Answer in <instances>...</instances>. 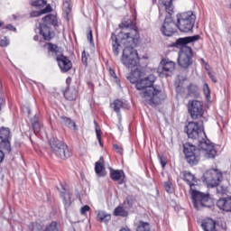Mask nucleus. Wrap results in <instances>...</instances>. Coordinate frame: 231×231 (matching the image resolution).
<instances>
[{
  "mask_svg": "<svg viewBox=\"0 0 231 231\" xmlns=\"http://www.w3.org/2000/svg\"><path fill=\"white\" fill-rule=\"evenodd\" d=\"M188 90V97H190L191 98H199V88L196 84L190 83L187 87Z\"/></svg>",
  "mask_w": 231,
  "mask_h": 231,
  "instance_id": "nucleus-24",
  "label": "nucleus"
},
{
  "mask_svg": "<svg viewBox=\"0 0 231 231\" xmlns=\"http://www.w3.org/2000/svg\"><path fill=\"white\" fill-rule=\"evenodd\" d=\"M180 174L183 181H186L189 186V194L194 208H196V210H199L201 207L210 208V207L214 205V200L210 198V194L203 193L196 189L198 186V179L196 176L188 171H184Z\"/></svg>",
  "mask_w": 231,
  "mask_h": 231,
  "instance_id": "nucleus-4",
  "label": "nucleus"
},
{
  "mask_svg": "<svg viewBox=\"0 0 231 231\" xmlns=\"http://www.w3.org/2000/svg\"><path fill=\"white\" fill-rule=\"evenodd\" d=\"M100 160L104 161V157H100Z\"/></svg>",
  "mask_w": 231,
  "mask_h": 231,
  "instance_id": "nucleus-60",
  "label": "nucleus"
},
{
  "mask_svg": "<svg viewBox=\"0 0 231 231\" xmlns=\"http://www.w3.org/2000/svg\"><path fill=\"white\" fill-rule=\"evenodd\" d=\"M217 190L218 194H222V195L226 194V187L218 186Z\"/></svg>",
  "mask_w": 231,
  "mask_h": 231,
  "instance_id": "nucleus-46",
  "label": "nucleus"
},
{
  "mask_svg": "<svg viewBox=\"0 0 231 231\" xmlns=\"http://www.w3.org/2000/svg\"><path fill=\"white\" fill-rule=\"evenodd\" d=\"M109 169V176L112 179V181H117L118 185H124L125 182V172H124V170H115L113 168Z\"/></svg>",
  "mask_w": 231,
  "mask_h": 231,
  "instance_id": "nucleus-16",
  "label": "nucleus"
},
{
  "mask_svg": "<svg viewBox=\"0 0 231 231\" xmlns=\"http://www.w3.org/2000/svg\"><path fill=\"white\" fill-rule=\"evenodd\" d=\"M88 57H89V54L86 53V51H83L81 54V60L85 66H88Z\"/></svg>",
  "mask_w": 231,
  "mask_h": 231,
  "instance_id": "nucleus-41",
  "label": "nucleus"
},
{
  "mask_svg": "<svg viewBox=\"0 0 231 231\" xmlns=\"http://www.w3.org/2000/svg\"><path fill=\"white\" fill-rule=\"evenodd\" d=\"M194 51L192 48H185L182 51H179L178 64L183 69H189L194 64Z\"/></svg>",
  "mask_w": 231,
  "mask_h": 231,
  "instance_id": "nucleus-7",
  "label": "nucleus"
},
{
  "mask_svg": "<svg viewBox=\"0 0 231 231\" xmlns=\"http://www.w3.org/2000/svg\"><path fill=\"white\" fill-rule=\"evenodd\" d=\"M162 5L165 6V10L168 14L166 17H172L174 14V7L172 6V0H162Z\"/></svg>",
  "mask_w": 231,
  "mask_h": 231,
  "instance_id": "nucleus-30",
  "label": "nucleus"
},
{
  "mask_svg": "<svg viewBox=\"0 0 231 231\" xmlns=\"http://www.w3.org/2000/svg\"><path fill=\"white\" fill-rule=\"evenodd\" d=\"M114 149L116 151V152L122 154V148L118 144H114Z\"/></svg>",
  "mask_w": 231,
  "mask_h": 231,
  "instance_id": "nucleus-53",
  "label": "nucleus"
},
{
  "mask_svg": "<svg viewBox=\"0 0 231 231\" xmlns=\"http://www.w3.org/2000/svg\"><path fill=\"white\" fill-rule=\"evenodd\" d=\"M114 216L119 217H127L129 216V212L124 209V207L118 206L114 210Z\"/></svg>",
  "mask_w": 231,
  "mask_h": 231,
  "instance_id": "nucleus-31",
  "label": "nucleus"
},
{
  "mask_svg": "<svg viewBox=\"0 0 231 231\" xmlns=\"http://www.w3.org/2000/svg\"><path fill=\"white\" fill-rule=\"evenodd\" d=\"M217 207L219 208V210H222V212L231 214V196L220 198L217 201Z\"/></svg>",
  "mask_w": 231,
  "mask_h": 231,
  "instance_id": "nucleus-17",
  "label": "nucleus"
},
{
  "mask_svg": "<svg viewBox=\"0 0 231 231\" xmlns=\"http://www.w3.org/2000/svg\"><path fill=\"white\" fill-rule=\"evenodd\" d=\"M201 39L199 34H196L193 36H186L182 38L177 39L173 43H171V48H180L179 51H183L185 48H191L189 47L187 44H192V42H198Z\"/></svg>",
  "mask_w": 231,
  "mask_h": 231,
  "instance_id": "nucleus-11",
  "label": "nucleus"
},
{
  "mask_svg": "<svg viewBox=\"0 0 231 231\" xmlns=\"http://www.w3.org/2000/svg\"><path fill=\"white\" fill-rule=\"evenodd\" d=\"M156 81V77L150 74L146 78H142L135 83V88L139 92L140 97L143 98L145 106L151 107H158L162 102L167 98V95L162 89L152 86Z\"/></svg>",
  "mask_w": 231,
  "mask_h": 231,
  "instance_id": "nucleus-3",
  "label": "nucleus"
},
{
  "mask_svg": "<svg viewBox=\"0 0 231 231\" xmlns=\"http://www.w3.org/2000/svg\"><path fill=\"white\" fill-rule=\"evenodd\" d=\"M97 219L100 221V223H109V221H111V214L104 210H98Z\"/></svg>",
  "mask_w": 231,
  "mask_h": 231,
  "instance_id": "nucleus-28",
  "label": "nucleus"
},
{
  "mask_svg": "<svg viewBox=\"0 0 231 231\" xmlns=\"http://www.w3.org/2000/svg\"><path fill=\"white\" fill-rule=\"evenodd\" d=\"M12 132L8 127H0V149L5 152H12Z\"/></svg>",
  "mask_w": 231,
  "mask_h": 231,
  "instance_id": "nucleus-9",
  "label": "nucleus"
},
{
  "mask_svg": "<svg viewBox=\"0 0 231 231\" xmlns=\"http://www.w3.org/2000/svg\"><path fill=\"white\" fill-rule=\"evenodd\" d=\"M63 96L66 100L73 102L74 100H77V97H79V90L74 87H67L66 90L63 92Z\"/></svg>",
  "mask_w": 231,
  "mask_h": 231,
  "instance_id": "nucleus-20",
  "label": "nucleus"
},
{
  "mask_svg": "<svg viewBox=\"0 0 231 231\" xmlns=\"http://www.w3.org/2000/svg\"><path fill=\"white\" fill-rule=\"evenodd\" d=\"M156 0H152V3H154Z\"/></svg>",
  "mask_w": 231,
  "mask_h": 231,
  "instance_id": "nucleus-61",
  "label": "nucleus"
},
{
  "mask_svg": "<svg viewBox=\"0 0 231 231\" xmlns=\"http://www.w3.org/2000/svg\"><path fill=\"white\" fill-rule=\"evenodd\" d=\"M208 77L212 80V82H214V84H216L217 82V79H216V76H214V74L209 72Z\"/></svg>",
  "mask_w": 231,
  "mask_h": 231,
  "instance_id": "nucleus-52",
  "label": "nucleus"
},
{
  "mask_svg": "<svg viewBox=\"0 0 231 231\" xmlns=\"http://www.w3.org/2000/svg\"><path fill=\"white\" fill-rule=\"evenodd\" d=\"M40 35H42L44 41H51V31L46 23L40 24Z\"/></svg>",
  "mask_w": 231,
  "mask_h": 231,
  "instance_id": "nucleus-21",
  "label": "nucleus"
},
{
  "mask_svg": "<svg viewBox=\"0 0 231 231\" xmlns=\"http://www.w3.org/2000/svg\"><path fill=\"white\" fill-rule=\"evenodd\" d=\"M31 125L34 134L41 133V120L39 114H35L33 117L31 118Z\"/></svg>",
  "mask_w": 231,
  "mask_h": 231,
  "instance_id": "nucleus-22",
  "label": "nucleus"
},
{
  "mask_svg": "<svg viewBox=\"0 0 231 231\" xmlns=\"http://www.w3.org/2000/svg\"><path fill=\"white\" fill-rule=\"evenodd\" d=\"M196 14L192 11L177 14V28L180 32L189 33L194 30Z\"/></svg>",
  "mask_w": 231,
  "mask_h": 231,
  "instance_id": "nucleus-6",
  "label": "nucleus"
},
{
  "mask_svg": "<svg viewBox=\"0 0 231 231\" xmlns=\"http://www.w3.org/2000/svg\"><path fill=\"white\" fill-rule=\"evenodd\" d=\"M33 41H39V35H35V36L33 37Z\"/></svg>",
  "mask_w": 231,
  "mask_h": 231,
  "instance_id": "nucleus-57",
  "label": "nucleus"
},
{
  "mask_svg": "<svg viewBox=\"0 0 231 231\" xmlns=\"http://www.w3.org/2000/svg\"><path fill=\"white\" fill-rule=\"evenodd\" d=\"M56 60L62 73H68V71L73 68V63H71L69 58L64 56V54L58 55Z\"/></svg>",
  "mask_w": 231,
  "mask_h": 231,
  "instance_id": "nucleus-15",
  "label": "nucleus"
},
{
  "mask_svg": "<svg viewBox=\"0 0 231 231\" xmlns=\"http://www.w3.org/2000/svg\"><path fill=\"white\" fill-rule=\"evenodd\" d=\"M51 5H47L45 8L42 9V15H44V14H50V12H51Z\"/></svg>",
  "mask_w": 231,
  "mask_h": 231,
  "instance_id": "nucleus-45",
  "label": "nucleus"
},
{
  "mask_svg": "<svg viewBox=\"0 0 231 231\" xmlns=\"http://www.w3.org/2000/svg\"><path fill=\"white\" fill-rule=\"evenodd\" d=\"M49 145L51 147V152H52L56 158H60V160H68V158L71 157V151H69L68 144H66V143L63 141L51 137L49 140Z\"/></svg>",
  "mask_w": 231,
  "mask_h": 231,
  "instance_id": "nucleus-5",
  "label": "nucleus"
},
{
  "mask_svg": "<svg viewBox=\"0 0 231 231\" xmlns=\"http://www.w3.org/2000/svg\"><path fill=\"white\" fill-rule=\"evenodd\" d=\"M67 88H69V84H71V78H67L66 79Z\"/></svg>",
  "mask_w": 231,
  "mask_h": 231,
  "instance_id": "nucleus-56",
  "label": "nucleus"
},
{
  "mask_svg": "<svg viewBox=\"0 0 231 231\" xmlns=\"http://www.w3.org/2000/svg\"><path fill=\"white\" fill-rule=\"evenodd\" d=\"M60 190V198L62 199L65 210H68L71 207V191L68 189V187L64 184H60V188H58Z\"/></svg>",
  "mask_w": 231,
  "mask_h": 231,
  "instance_id": "nucleus-14",
  "label": "nucleus"
},
{
  "mask_svg": "<svg viewBox=\"0 0 231 231\" xmlns=\"http://www.w3.org/2000/svg\"><path fill=\"white\" fill-rule=\"evenodd\" d=\"M144 75L145 73L142 71V69L136 68L134 70H132V73H130L126 79L131 84H136Z\"/></svg>",
  "mask_w": 231,
  "mask_h": 231,
  "instance_id": "nucleus-18",
  "label": "nucleus"
},
{
  "mask_svg": "<svg viewBox=\"0 0 231 231\" xmlns=\"http://www.w3.org/2000/svg\"><path fill=\"white\" fill-rule=\"evenodd\" d=\"M94 125L98 143L100 147H104V143H102V131L100 130V126L98 125V123H97V120H94Z\"/></svg>",
  "mask_w": 231,
  "mask_h": 231,
  "instance_id": "nucleus-32",
  "label": "nucleus"
},
{
  "mask_svg": "<svg viewBox=\"0 0 231 231\" xmlns=\"http://www.w3.org/2000/svg\"><path fill=\"white\" fill-rule=\"evenodd\" d=\"M60 123L62 124V125H66V127H69V129H77V125L69 117L60 116Z\"/></svg>",
  "mask_w": 231,
  "mask_h": 231,
  "instance_id": "nucleus-29",
  "label": "nucleus"
},
{
  "mask_svg": "<svg viewBox=\"0 0 231 231\" xmlns=\"http://www.w3.org/2000/svg\"><path fill=\"white\" fill-rule=\"evenodd\" d=\"M111 41H112V51L116 57H118L120 55V42H118V37H116V34L115 32L111 35Z\"/></svg>",
  "mask_w": 231,
  "mask_h": 231,
  "instance_id": "nucleus-23",
  "label": "nucleus"
},
{
  "mask_svg": "<svg viewBox=\"0 0 231 231\" xmlns=\"http://www.w3.org/2000/svg\"><path fill=\"white\" fill-rule=\"evenodd\" d=\"M43 231H59V223L52 221L47 225Z\"/></svg>",
  "mask_w": 231,
  "mask_h": 231,
  "instance_id": "nucleus-34",
  "label": "nucleus"
},
{
  "mask_svg": "<svg viewBox=\"0 0 231 231\" xmlns=\"http://www.w3.org/2000/svg\"><path fill=\"white\" fill-rule=\"evenodd\" d=\"M137 231H151V226L148 222L140 221Z\"/></svg>",
  "mask_w": 231,
  "mask_h": 231,
  "instance_id": "nucleus-35",
  "label": "nucleus"
},
{
  "mask_svg": "<svg viewBox=\"0 0 231 231\" xmlns=\"http://www.w3.org/2000/svg\"><path fill=\"white\" fill-rule=\"evenodd\" d=\"M47 3L46 0H31V5L34 6V8H42L46 6Z\"/></svg>",
  "mask_w": 231,
  "mask_h": 231,
  "instance_id": "nucleus-33",
  "label": "nucleus"
},
{
  "mask_svg": "<svg viewBox=\"0 0 231 231\" xmlns=\"http://www.w3.org/2000/svg\"><path fill=\"white\" fill-rule=\"evenodd\" d=\"M109 75L113 79H118V76H116V72H115V69H113L112 68H109Z\"/></svg>",
  "mask_w": 231,
  "mask_h": 231,
  "instance_id": "nucleus-51",
  "label": "nucleus"
},
{
  "mask_svg": "<svg viewBox=\"0 0 231 231\" xmlns=\"http://www.w3.org/2000/svg\"><path fill=\"white\" fill-rule=\"evenodd\" d=\"M26 109H27V111H28V115H29V116L32 115V110H30L29 107H27Z\"/></svg>",
  "mask_w": 231,
  "mask_h": 231,
  "instance_id": "nucleus-58",
  "label": "nucleus"
},
{
  "mask_svg": "<svg viewBox=\"0 0 231 231\" xmlns=\"http://www.w3.org/2000/svg\"><path fill=\"white\" fill-rule=\"evenodd\" d=\"M203 178L208 187H219L221 178H223V173H221L217 169H210L203 174Z\"/></svg>",
  "mask_w": 231,
  "mask_h": 231,
  "instance_id": "nucleus-8",
  "label": "nucleus"
},
{
  "mask_svg": "<svg viewBox=\"0 0 231 231\" xmlns=\"http://www.w3.org/2000/svg\"><path fill=\"white\" fill-rule=\"evenodd\" d=\"M33 83L39 88V89H41V88H44V85H42V83H39L37 81H33Z\"/></svg>",
  "mask_w": 231,
  "mask_h": 231,
  "instance_id": "nucleus-55",
  "label": "nucleus"
},
{
  "mask_svg": "<svg viewBox=\"0 0 231 231\" xmlns=\"http://www.w3.org/2000/svg\"><path fill=\"white\" fill-rule=\"evenodd\" d=\"M4 30H10L11 32H15L17 30L14 25L7 24L6 26L3 27Z\"/></svg>",
  "mask_w": 231,
  "mask_h": 231,
  "instance_id": "nucleus-50",
  "label": "nucleus"
},
{
  "mask_svg": "<svg viewBox=\"0 0 231 231\" xmlns=\"http://www.w3.org/2000/svg\"><path fill=\"white\" fill-rule=\"evenodd\" d=\"M87 39L90 43H93V31L89 29L88 33L87 34Z\"/></svg>",
  "mask_w": 231,
  "mask_h": 231,
  "instance_id": "nucleus-48",
  "label": "nucleus"
},
{
  "mask_svg": "<svg viewBox=\"0 0 231 231\" xmlns=\"http://www.w3.org/2000/svg\"><path fill=\"white\" fill-rule=\"evenodd\" d=\"M63 11L67 15H69V13L71 12V4L69 1L67 0L63 3Z\"/></svg>",
  "mask_w": 231,
  "mask_h": 231,
  "instance_id": "nucleus-38",
  "label": "nucleus"
},
{
  "mask_svg": "<svg viewBox=\"0 0 231 231\" xmlns=\"http://www.w3.org/2000/svg\"><path fill=\"white\" fill-rule=\"evenodd\" d=\"M134 203V201L133 200V199L127 198V199L125 200V207L126 208H133Z\"/></svg>",
  "mask_w": 231,
  "mask_h": 231,
  "instance_id": "nucleus-43",
  "label": "nucleus"
},
{
  "mask_svg": "<svg viewBox=\"0 0 231 231\" xmlns=\"http://www.w3.org/2000/svg\"><path fill=\"white\" fill-rule=\"evenodd\" d=\"M203 92H204L206 98H210V87H208V84H207V83L204 84Z\"/></svg>",
  "mask_w": 231,
  "mask_h": 231,
  "instance_id": "nucleus-39",
  "label": "nucleus"
},
{
  "mask_svg": "<svg viewBox=\"0 0 231 231\" xmlns=\"http://www.w3.org/2000/svg\"><path fill=\"white\" fill-rule=\"evenodd\" d=\"M121 32H119V39L125 49L121 57V62L127 69H133L140 64V57L136 46L140 41V32L138 27L133 23L132 21L123 22L119 24Z\"/></svg>",
  "mask_w": 231,
  "mask_h": 231,
  "instance_id": "nucleus-2",
  "label": "nucleus"
},
{
  "mask_svg": "<svg viewBox=\"0 0 231 231\" xmlns=\"http://www.w3.org/2000/svg\"><path fill=\"white\" fill-rule=\"evenodd\" d=\"M42 15V11H32L31 13V17H41Z\"/></svg>",
  "mask_w": 231,
  "mask_h": 231,
  "instance_id": "nucleus-47",
  "label": "nucleus"
},
{
  "mask_svg": "<svg viewBox=\"0 0 231 231\" xmlns=\"http://www.w3.org/2000/svg\"><path fill=\"white\" fill-rule=\"evenodd\" d=\"M8 44H10V41H8V38L4 37V39L0 40V46L2 48H6V46H8Z\"/></svg>",
  "mask_w": 231,
  "mask_h": 231,
  "instance_id": "nucleus-44",
  "label": "nucleus"
},
{
  "mask_svg": "<svg viewBox=\"0 0 231 231\" xmlns=\"http://www.w3.org/2000/svg\"><path fill=\"white\" fill-rule=\"evenodd\" d=\"M202 125L203 122L198 123L191 121L185 127V133L188 138L198 140V147L189 143L183 144L185 160L191 167L199 163L202 154L205 158L208 159L216 158V154H217L214 144L207 138V134H205Z\"/></svg>",
  "mask_w": 231,
  "mask_h": 231,
  "instance_id": "nucleus-1",
  "label": "nucleus"
},
{
  "mask_svg": "<svg viewBox=\"0 0 231 231\" xmlns=\"http://www.w3.org/2000/svg\"><path fill=\"white\" fill-rule=\"evenodd\" d=\"M89 210H91V208L88 205L83 206L80 209V212L82 215L86 214V212H89Z\"/></svg>",
  "mask_w": 231,
  "mask_h": 231,
  "instance_id": "nucleus-49",
  "label": "nucleus"
},
{
  "mask_svg": "<svg viewBox=\"0 0 231 231\" xmlns=\"http://www.w3.org/2000/svg\"><path fill=\"white\" fill-rule=\"evenodd\" d=\"M158 159L162 169H165V167L167 166V158H165V156L163 155H158Z\"/></svg>",
  "mask_w": 231,
  "mask_h": 231,
  "instance_id": "nucleus-40",
  "label": "nucleus"
},
{
  "mask_svg": "<svg viewBox=\"0 0 231 231\" xmlns=\"http://www.w3.org/2000/svg\"><path fill=\"white\" fill-rule=\"evenodd\" d=\"M42 21L45 24H51L54 28L59 27V18H57V15L55 14H47L42 18Z\"/></svg>",
  "mask_w": 231,
  "mask_h": 231,
  "instance_id": "nucleus-26",
  "label": "nucleus"
},
{
  "mask_svg": "<svg viewBox=\"0 0 231 231\" xmlns=\"http://www.w3.org/2000/svg\"><path fill=\"white\" fill-rule=\"evenodd\" d=\"M5 161V152L3 150H0V165Z\"/></svg>",
  "mask_w": 231,
  "mask_h": 231,
  "instance_id": "nucleus-54",
  "label": "nucleus"
},
{
  "mask_svg": "<svg viewBox=\"0 0 231 231\" xmlns=\"http://www.w3.org/2000/svg\"><path fill=\"white\" fill-rule=\"evenodd\" d=\"M164 189L166 192L171 194L172 192V183H171V181L164 182Z\"/></svg>",
  "mask_w": 231,
  "mask_h": 231,
  "instance_id": "nucleus-42",
  "label": "nucleus"
},
{
  "mask_svg": "<svg viewBox=\"0 0 231 231\" xmlns=\"http://www.w3.org/2000/svg\"><path fill=\"white\" fill-rule=\"evenodd\" d=\"M176 28H178L177 23H174L172 16H166L161 32L165 37H172L176 33Z\"/></svg>",
  "mask_w": 231,
  "mask_h": 231,
  "instance_id": "nucleus-13",
  "label": "nucleus"
},
{
  "mask_svg": "<svg viewBox=\"0 0 231 231\" xmlns=\"http://www.w3.org/2000/svg\"><path fill=\"white\" fill-rule=\"evenodd\" d=\"M44 48L47 49L48 53H52V55H56V57L62 54L60 53V49L57 46V44L49 42L44 45Z\"/></svg>",
  "mask_w": 231,
  "mask_h": 231,
  "instance_id": "nucleus-27",
  "label": "nucleus"
},
{
  "mask_svg": "<svg viewBox=\"0 0 231 231\" xmlns=\"http://www.w3.org/2000/svg\"><path fill=\"white\" fill-rule=\"evenodd\" d=\"M102 171H104V164L97 162L95 165V172L97 174V176H102Z\"/></svg>",
  "mask_w": 231,
  "mask_h": 231,
  "instance_id": "nucleus-37",
  "label": "nucleus"
},
{
  "mask_svg": "<svg viewBox=\"0 0 231 231\" xmlns=\"http://www.w3.org/2000/svg\"><path fill=\"white\" fill-rule=\"evenodd\" d=\"M188 111L192 120H199V118L203 117V115H205V110L203 109V103L198 100L189 101Z\"/></svg>",
  "mask_w": 231,
  "mask_h": 231,
  "instance_id": "nucleus-10",
  "label": "nucleus"
},
{
  "mask_svg": "<svg viewBox=\"0 0 231 231\" xmlns=\"http://www.w3.org/2000/svg\"><path fill=\"white\" fill-rule=\"evenodd\" d=\"M2 26H5V23H3L2 21H0V28H1Z\"/></svg>",
  "mask_w": 231,
  "mask_h": 231,
  "instance_id": "nucleus-59",
  "label": "nucleus"
},
{
  "mask_svg": "<svg viewBox=\"0 0 231 231\" xmlns=\"http://www.w3.org/2000/svg\"><path fill=\"white\" fill-rule=\"evenodd\" d=\"M174 69H176V62L169 59H163L160 62L157 73H159L160 76L164 75L165 77H171Z\"/></svg>",
  "mask_w": 231,
  "mask_h": 231,
  "instance_id": "nucleus-12",
  "label": "nucleus"
},
{
  "mask_svg": "<svg viewBox=\"0 0 231 231\" xmlns=\"http://www.w3.org/2000/svg\"><path fill=\"white\" fill-rule=\"evenodd\" d=\"M28 228L29 231H42V225L33 222L29 225Z\"/></svg>",
  "mask_w": 231,
  "mask_h": 231,
  "instance_id": "nucleus-36",
  "label": "nucleus"
},
{
  "mask_svg": "<svg viewBox=\"0 0 231 231\" xmlns=\"http://www.w3.org/2000/svg\"><path fill=\"white\" fill-rule=\"evenodd\" d=\"M110 107L114 109L115 113L118 116H120V109H129V104L120 100V99H115L112 104H110Z\"/></svg>",
  "mask_w": 231,
  "mask_h": 231,
  "instance_id": "nucleus-19",
  "label": "nucleus"
},
{
  "mask_svg": "<svg viewBox=\"0 0 231 231\" xmlns=\"http://www.w3.org/2000/svg\"><path fill=\"white\" fill-rule=\"evenodd\" d=\"M201 227L204 231H216V221L212 218L204 219Z\"/></svg>",
  "mask_w": 231,
  "mask_h": 231,
  "instance_id": "nucleus-25",
  "label": "nucleus"
}]
</instances>
